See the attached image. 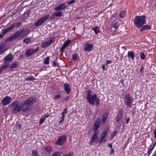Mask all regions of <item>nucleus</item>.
Segmentation results:
<instances>
[{
  "label": "nucleus",
  "instance_id": "bf43d9fd",
  "mask_svg": "<svg viewBox=\"0 0 156 156\" xmlns=\"http://www.w3.org/2000/svg\"><path fill=\"white\" fill-rule=\"evenodd\" d=\"M106 65H107L108 64L110 63H111L112 62L111 61H109L108 60H107L106 61Z\"/></svg>",
  "mask_w": 156,
  "mask_h": 156
},
{
  "label": "nucleus",
  "instance_id": "6e6d98bb",
  "mask_svg": "<svg viewBox=\"0 0 156 156\" xmlns=\"http://www.w3.org/2000/svg\"><path fill=\"white\" fill-rule=\"evenodd\" d=\"M21 25V23H19V22H17L16 23V26L17 27H19Z\"/></svg>",
  "mask_w": 156,
  "mask_h": 156
},
{
  "label": "nucleus",
  "instance_id": "e2e57ef3",
  "mask_svg": "<svg viewBox=\"0 0 156 156\" xmlns=\"http://www.w3.org/2000/svg\"><path fill=\"white\" fill-rule=\"evenodd\" d=\"M108 146L109 147L111 148V149L112 148V144H109L108 145Z\"/></svg>",
  "mask_w": 156,
  "mask_h": 156
},
{
  "label": "nucleus",
  "instance_id": "de8ad7c7",
  "mask_svg": "<svg viewBox=\"0 0 156 156\" xmlns=\"http://www.w3.org/2000/svg\"><path fill=\"white\" fill-rule=\"evenodd\" d=\"M60 97V95H55L54 96L53 98L55 100H56L59 98Z\"/></svg>",
  "mask_w": 156,
  "mask_h": 156
},
{
  "label": "nucleus",
  "instance_id": "a18cd8bd",
  "mask_svg": "<svg viewBox=\"0 0 156 156\" xmlns=\"http://www.w3.org/2000/svg\"><path fill=\"white\" fill-rule=\"evenodd\" d=\"M16 26V24H12L10 27H9L10 30H11L15 27Z\"/></svg>",
  "mask_w": 156,
  "mask_h": 156
},
{
  "label": "nucleus",
  "instance_id": "a878e982",
  "mask_svg": "<svg viewBox=\"0 0 156 156\" xmlns=\"http://www.w3.org/2000/svg\"><path fill=\"white\" fill-rule=\"evenodd\" d=\"M55 39L52 38L49 40L48 41L45 42L46 44H47L48 46L51 44L54 41Z\"/></svg>",
  "mask_w": 156,
  "mask_h": 156
},
{
  "label": "nucleus",
  "instance_id": "dca6fc26",
  "mask_svg": "<svg viewBox=\"0 0 156 156\" xmlns=\"http://www.w3.org/2000/svg\"><path fill=\"white\" fill-rule=\"evenodd\" d=\"M122 109L120 110L118 113L117 116L116 118V121L117 122H118L120 120V118L122 117Z\"/></svg>",
  "mask_w": 156,
  "mask_h": 156
},
{
  "label": "nucleus",
  "instance_id": "f3484780",
  "mask_svg": "<svg viewBox=\"0 0 156 156\" xmlns=\"http://www.w3.org/2000/svg\"><path fill=\"white\" fill-rule=\"evenodd\" d=\"M36 100L33 99V98H30L26 101V102L29 105H31L34 103L35 102Z\"/></svg>",
  "mask_w": 156,
  "mask_h": 156
},
{
  "label": "nucleus",
  "instance_id": "0eeeda50",
  "mask_svg": "<svg viewBox=\"0 0 156 156\" xmlns=\"http://www.w3.org/2000/svg\"><path fill=\"white\" fill-rule=\"evenodd\" d=\"M66 138L67 135L66 134L60 136L57 141L56 144L60 146L62 145L66 141Z\"/></svg>",
  "mask_w": 156,
  "mask_h": 156
},
{
  "label": "nucleus",
  "instance_id": "4468645a",
  "mask_svg": "<svg viewBox=\"0 0 156 156\" xmlns=\"http://www.w3.org/2000/svg\"><path fill=\"white\" fill-rule=\"evenodd\" d=\"M71 41L69 40H68L66 41L65 43L62 45V46L61 48L60 51L61 52H62L66 48L69 44Z\"/></svg>",
  "mask_w": 156,
  "mask_h": 156
},
{
  "label": "nucleus",
  "instance_id": "f704fd0d",
  "mask_svg": "<svg viewBox=\"0 0 156 156\" xmlns=\"http://www.w3.org/2000/svg\"><path fill=\"white\" fill-rule=\"evenodd\" d=\"M32 153L33 156H39L38 152L37 151L35 150L33 151Z\"/></svg>",
  "mask_w": 156,
  "mask_h": 156
},
{
  "label": "nucleus",
  "instance_id": "4c0bfd02",
  "mask_svg": "<svg viewBox=\"0 0 156 156\" xmlns=\"http://www.w3.org/2000/svg\"><path fill=\"white\" fill-rule=\"evenodd\" d=\"M61 153L59 152H55L54 153L52 156H59L61 155Z\"/></svg>",
  "mask_w": 156,
  "mask_h": 156
},
{
  "label": "nucleus",
  "instance_id": "aec40b11",
  "mask_svg": "<svg viewBox=\"0 0 156 156\" xmlns=\"http://www.w3.org/2000/svg\"><path fill=\"white\" fill-rule=\"evenodd\" d=\"M19 64L18 62H16L13 63L10 66V68L12 69L16 68Z\"/></svg>",
  "mask_w": 156,
  "mask_h": 156
},
{
  "label": "nucleus",
  "instance_id": "13d9d810",
  "mask_svg": "<svg viewBox=\"0 0 156 156\" xmlns=\"http://www.w3.org/2000/svg\"><path fill=\"white\" fill-rule=\"evenodd\" d=\"M111 149V151L110 154L111 155H112V154H113L114 152V150L112 148Z\"/></svg>",
  "mask_w": 156,
  "mask_h": 156
},
{
  "label": "nucleus",
  "instance_id": "338daca9",
  "mask_svg": "<svg viewBox=\"0 0 156 156\" xmlns=\"http://www.w3.org/2000/svg\"><path fill=\"white\" fill-rule=\"evenodd\" d=\"M152 151L150 150L148 152V156H149L150 154L151 153V152Z\"/></svg>",
  "mask_w": 156,
  "mask_h": 156
},
{
  "label": "nucleus",
  "instance_id": "72a5a7b5",
  "mask_svg": "<svg viewBox=\"0 0 156 156\" xmlns=\"http://www.w3.org/2000/svg\"><path fill=\"white\" fill-rule=\"evenodd\" d=\"M9 66V64L3 65L1 68L0 70H1V71H2V70H4L5 69H6Z\"/></svg>",
  "mask_w": 156,
  "mask_h": 156
},
{
  "label": "nucleus",
  "instance_id": "37998d69",
  "mask_svg": "<svg viewBox=\"0 0 156 156\" xmlns=\"http://www.w3.org/2000/svg\"><path fill=\"white\" fill-rule=\"evenodd\" d=\"M47 46H48L47 44H46V42L43 43L41 44V47L43 48H44Z\"/></svg>",
  "mask_w": 156,
  "mask_h": 156
},
{
  "label": "nucleus",
  "instance_id": "58836bf2",
  "mask_svg": "<svg viewBox=\"0 0 156 156\" xmlns=\"http://www.w3.org/2000/svg\"><path fill=\"white\" fill-rule=\"evenodd\" d=\"M143 27L144 30H149L151 28V27L148 25H145Z\"/></svg>",
  "mask_w": 156,
  "mask_h": 156
},
{
  "label": "nucleus",
  "instance_id": "7ed1b4c3",
  "mask_svg": "<svg viewBox=\"0 0 156 156\" xmlns=\"http://www.w3.org/2000/svg\"><path fill=\"white\" fill-rule=\"evenodd\" d=\"M22 103H19L17 101H15L12 103L10 106L12 108V112L14 114L18 113L22 110Z\"/></svg>",
  "mask_w": 156,
  "mask_h": 156
},
{
  "label": "nucleus",
  "instance_id": "49530a36",
  "mask_svg": "<svg viewBox=\"0 0 156 156\" xmlns=\"http://www.w3.org/2000/svg\"><path fill=\"white\" fill-rule=\"evenodd\" d=\"M141 58L142 59H144L145 56L144 54L143 53H142L140 55Z\"/></svg>",
  "mask_w": 156,
  "mask_h": 156
},
{
  "label": "nucleus",
  "instance_id": "0e129e2a",
  "mask_svg": "<svg viewBox=\"0 0 156 156\" xmlns=\"http://www.w3.org/2000/svg\"><path fill=\"white\" fill-rule=\"evenodd\" d=\"M129 120V118L126 119V123L127 124H128V123Z\"/></svg>",
  "mask_w": 156,
  "mask_h": 156
},
{
  "label": "nucleus",
  "instance_id": "7c9ffc66",
  "mask_svg": "<svg viewBox=\"0 0 156 156\" xmlns=\"http://www.w3.org/2000/svg\"><path fill=\"white\" fill-rule=\"evenodd\" d=\"M72 59L75 60H77L78 59V58L77 54L75 53V54L73 55Z\"/></svg>",
  "mask_w": 156,
  "mask_h": 156
},
{
  "label": "nucleus",
  "instance_id": "f03ea898",
  "mask_svg": "<svg viewBox=\"0 0 156 156\" xmlns=\"http://www.w3.org/2000/svg\"><path fill=\"white\" fill-rule=\"evenodd\" d=\"M146 16L144 15L142 16H136L134 20V22L138 28H140L146 22Z\"/></svg>",
  "mask_w": 156,
  "mask_h": 156
},
{
  "label": "nucleus",
  "instance_id": "393cba45",
  "mask_svg": "<svg viewBox=\"0 0 156 156\" xmlns=\"http://www.w3.org/2000/svg\"><path fill=\"white\" fill-rule=\"evenodd\" d=\"M4 44L3 43L0 44V54L5 51V50H3V48L4 47Z\"/></svg>",
  "mask_w": 156,
  "mask_h": 156
},
{
  "label": "nucleus",
  "instance_id": "5701e85b",
  "mask_svg": "<svg viewBox=\"0 0 156 156\" xmlns=\"http://www.w3.org/2000/svg\"><path fill=\"white\" fill-rule=\"evenodd\" d=\"M31 42V40L29 38H25L23 40V42L26 43V44H28Z\"/></svg>",
  "mask_w": 156,
  "mask_h": 156
},
{
  "label": "nucleus",
  "instance_id": "bb28decb",
  "mask_svg": "<svg viewBox=\"0 0 156 156\" xmlns=\"http://www.w3.org/2000/svg\"><path fill=\"white\" fill-rule=\"evenodd\" d=\"M92 29L94 31L95 34H98L99 32V27L97 26L93 28Z\"/></svg>",
  "mask_w": 156,
  "mask_h": 156
},
{
  "label": "nucleus",
  "instance_id": "052dcab7",
  "mask_svg": "<svg viewBox=\"0 0 156 156\" xmlns=\"http://www.w3.org/2000/svg\"><path fill=\"white\" fill-rule=\"evenodd\" d=\"M154 137H156V129H155L154 131Z\"/></svg>",
  "mask_w": 156,
  "mask_h": 156
},
{
  "label": "nucleus",
  "instance_id": "412c9836",
  "mask_svg": "<svg viewBox=\"0 0 156 156\" xmlns=\"http://www.w3.org/2000/svg\"><path fill=\"white\" fill-rule=\"evenodd\" d=\"M49 115H44V118H41L39 121V123L41 124L45 120V118L49 117Z\"/></svg>",
  "mask_w": 156,
  "mask_h": 156
},
{
  "label": "nucleus",
  "instance_id": "3c124183",
  "mask_svg": "<svg viewBox=\"0 0 156 156\" xmlns=\"http://www.w3.org/2000/svg\"><path fill=\"white\" fill-rule=\"evenodd\" d=\"M140 73L141 74H143L144 73V67H141L140 70Z\"/></svg>",
  "mask_w": 156,
  "mask_h": 156
},
{
  "label": "nucleus",
  "instance_id": "c03bdc74",
  "mask_svg": "<svg viewBox=\"0 0 156 156\" xmlns=\"http://www.w3.org/2000/svg\"><path fill=\"white\" fill-rule=\"evenodd\" d=\"M113 27L115 28H116V29L117 28L119 27V26L118 25V23L116 22V23H115L114 24H113Z\"/></svg>",
  "mask_w": 156,
  "mask_h": 156
},
{
  "label": "nucleus",
  "instance_id": "ddd939ff",
  "mask_svg": "<svg viewBox=\"0 0 156 156\" xmlns=\"http://www.w3.org/2000/svg\"><path fill=\"white\" fill-rule=\"evenodd\" d=\"M98 133H97V132L94 133L93 135L92 136L90 141V145H92L93 143L95 141V140L98 139Z\"/></svg>",
  "mask_w": 156,
  "mask_h": 156
},
{
  "label": "nucleus",
  "instance_id": "79ce46f5",
  "mask_svg": "<svg viewBox=\"0 0 156 156\" xmlns=\"http://www.w3.org/2000/svg\"><path fill=\"white\" fill-rule=\"evenodd\" d=\"M98 128L94 126L93 127V131L94 132V133L97 132V133H98Z\"/></svg>",
  "mask_w": 156,
  "mask_h": 156
},
{
  "label": "nucleus",
  "instance_id": "e433bc0d",
  "mask_svg": "<svg viewBox=\"0 0 156 156\" xmlns=\"http://www.w3.org/2000/svg\"><path fill=\"white\" fill-rule=\"evenodd\" d=\"M65 116L64 115H62V116L61 118V119L59 122V124L62 123L64 120Z\"/></svg>",
  "mask_w": 156,
  "mask_h": 156
},
{
  "label": "nucleus",
  "instance_id": "774afa93",
  "mask_svg": "<svg viewBox=\"0 0 156 156\" xmlns=\"http://www.w3.org/2000/svg\"><path fill=\"white\" fill-rule=\"evenodd\" d=\"M102 68L104 70H105V65H102Z\"/></svg>",
  "mask_w": 156,
  "mask_h": 156
},
{
  "label": "nucleus",
  "instance_id": "4be33fe9",
  "mask_svg": "<svg viewBox=\"0 0 156 156\" xmlns=\"http://www.w3.org/2000/svg\"><path fill=\"white\" fill-rule=\"evenodd\" d=\"M101 125L100 122L97 120L94 124V126L99 128Z\"/></svg>",
  "mask_w": 156,
  "mask_h": 156
},
{
  "label": "nucleus",
  "instance_id": "6ab92c4d",
  "mask_svg": "<svg viewBox=\"0 0 156 156\" xmlns=\"http://www.w3.org/2000/svg\"><path fill=\"white\" fill-rule=\"evenodd\" d=\"M135 55L132 51H129L128 53V56L129 58H130L133 60L134 59Z\"/></svg>",
  "mask_w": 156,
  "mask_h": 156
},
{
  "label": "nucleus",
  "instance_id": "9d476101",
  "mask_svg": "<svg viewBox=\"0 0 156 156\" xmlns=\"http://www.w3.org/2000/svg\"><path fill=\"white\" fill-rule=\"evenodd\" d=\"M67 6L66 4L61 3L58 6L55 8L54 9V10L57 12L65 9L67 7Z\"/></svg>",
  "mask_w": 156,
  "mask_h": 156
},
{
  "label": "nucleus",
  "instance_id": "09e8293b",
  "mask_svg": "<svg viewBox=\"0 0 156 156\" xmlns=\"http://www.w3.org/2000/svg\"><path fill=\"white\" fill-rule=\"evenodd\" d=\"M99 101L100 100L98 98H96L95 100V101H96V105H98L100 103Z\"/></svg>",
  "mask_w": 156,
  "mask_h": 156
},
{
  "label": "nucleus",
  "instance_id": "c85d7f7f",
  "mask_svg": "<svg viewBox=\"0 0 156 156\" xmlns=\"http://www.w3.org/2000/svg\"><path fill=\"white\" fill-rule=\"evenodd\" d=\"M108 131V130H104L101 134V137L105 138L106 136Z\"/></svg>",
  "mask_w": 156,
  "mask_h": 156
},
{
  "label": "nucleus",
  "instance_id": "39448f33",
  "mask_svg": "<svg viewBox=\"0 0 156 156\" xmlns=\"http://www.w3.org/2000/svg\"><path fill=\"white\" fill-rule=\"evenodd\" d=\"M49 17V15H46L41 18L35 23V26L38 27L44 23L48 19Z\"/></svg>",
  "mask_w": 156,
  "mask_h": 156
},
{
  "label": "nucleus",
  "instance_id": "20e7f679",
  "mask_svg": "<svg viewBox=\"0 0 156 156\" xmlns=\"http://www.w3.org/2000/svg\"><path fill=\"white\" fill-rule=\"evenodd\" d=\"M91 91L90 90H88L87 91L86 99L90 104L94 105V101L97 98V95L96 94H94L91 97Z\"/></svg>",
  "mask_w": 156,
  "mask_h": 156
},
{
  "label": "nucleus",
  "instance_id": "a211bd4d",
  "mask_svg": "<svg viewBox=\"0 0 156 156\" xmlns=\"http://www.w3.org/2000/svg\"><path fill=\"white\" fill-rule=\"evenodd\" d=\"M93 48V45L92 44H89L86 46L84 48V50L85 51H90Z\"/></svg>",
  "mask_w": 156,
  "mask_h": 156
},
{
  "label": "nucleus",
  "instance_id": "1a4fd4ad",
  "mask_svg": "<svg viewBox=\"0 0 156 156\" xmlns=\"http://www.w3.org/2000/svg\"><path fill=\"white\" fill-rule=\"evenodd\" d=\"M21 107L22 111L23 112H26L31 109V106L29 105L26 102H25L23 103H22Z\"/></svg>",
  "mask_w": 156,
  "mask_h": 156
},
{
  "label": "nucleus",
  "instance_id": "680f3d73",
  "mask_svg": "<svg viewBox=\"0 0 156 156\" xmlns=\"http://www.w3.org/2000/svg\"><path fill=\"white\" fill-rule=\"evenodd\" d=\"M69 97H64V98H63V99L65 101H67L69 99Z\"/></svg>",
  "mask_w": 156,
  "mask_h": 156
},
{
  "label": "nucleus",
  "instance_id": "f8f14e48",
  "mask_svg": "<svg viewBox=\"0 0 156 156\" xmlns=\"http://www.w3.org/2000/svg\"><path fill=\"white\" fill-rule=\"evenodd\" d=\"M13 59L12 56L11 55L9 54L7 55L4 58V63L6 64H9V62H11Z\"/></svg>",
  "mask_w": 156,
  "mask_h": 156
},
{
  "label": "nucleus",
  "instance_id": "a19ab883",
  "mask_svg": "<svg viewBox=\"0 0 156 156\" xmlns=\"http://www.w3.org/2000/svg\"><path fill=\"white\" fill-rule=\"evenodd\" d=\"M125 15V12L124 11H122L119 14V16L120 17H123Z\"/></svg>",
  "mask_w": 156,
  "mask_h": 156
},
{
  "label": "nucleus",
  "instance_id": "cd10ccee",
  "mask_svg": "<svg viewBox=\"0 0 156 156\" xmlns=\"http://www.w3.org/2000/svg\"><path fill=\"white\" fill-rule=\"evenodd\" d=\"M49 56L46 57L44 60V63L45 65H48L49 63Z\"/></svg>",
  "mask_w": 156,
  "mask_h": 156
},
{
  "label": "nucleus",
  "instance_id": "4d7b16f0",
  "mask_svg": "<svg viewBox=\"0 0 156 156\" xmlns=\"http://www.w3.org/2000/svg\"><path fill=\"white\" fill-rule=\"evenodd\" d=\"M63 156H73V154L71 153H69L68 154L65 155Z\"/></svg>",
  "mask_w": 156,
  "mask_h": 156
},
{
  "label": "nucleus",
  "instance_id": "69168bd1",
  "mask_svg": "<svg viewBox=\"0 0 156 156\" xmlns=\"http://www.w3.org/2000/svg\"><path fill=\"white\" fill-rule=\"evenodd\" d=\"M120 82L121 83H122L124 86V85L123 83V82H124V80L123 79H122L121 80H120Z\"/></svg>",
  "mask_w": 156,
  "mask_h": 156
},
{
  "label": "nucleus",
  "instance_id": "6e6552de",
  "mask_svg": "<svg viewBox=\"0 0 156 156\" xmlns=\"http://www.w3.org/2000/svg\"><path fill=\"white\" fill-rule=\"evenodd\" d=\"M125 98L126 99V103L127 107H130L133 101L132 98L130 96L129 94H127L125 96Z\"/></svg>",
  "mask_w": 156,
  "mask_h": 156
},
{
  "label": "nucleus",
  "instance_id": "2eb2a0df",
  "mask_svg": "<svg viewBox=\"0 0 156 156\" xmlns=\"http://www.w3.org/2000/svg\"><path fill=\"white\" fill-rule=\"evenodd\" d=\"M64 89L67 94L69 93L71 90L69 85L67 83H66L64 85Z\"/></svg>",
  "mask_w": 156,
  "mask_h": 156
},
{
  "label": "nucleus",
  "instance_id": "864d4df0",
  "mask_svg": "<svg viewBox=\"0 0 156 156\" xmlns=\"http://www.w3.org/2000/svg\"><path fill=\"white\" fill-rule=\"evenodd\" d=\"M104 140V138L101 137L100 141H99V145H100L101 143Z\"/></svg>",
  "mask_w": 156,
  "mask_h": 156
},
{
  "label": "nucleus",
  "instance_id": "5fc2aeb1",
  "mask_svg": "<svg viewBox=\"0 0 156 156\" xmlns=\"http://www.w3.org/2000/svg\"><path fill=\"white\" fill-rule=\"evenodd\" d=\"M53 65L54 66V67H56V66H57V62H56L55 60H54L53 61Z\"/></svg>",
  "mask_w": 156,
  "mask_h": 156
},
{
  "label": "nucleus",
  "instance_id": "c756f323",
  "mask_svg": "<svg viewBox=\"0 0 156 156\" xmlns=\"http://www.w3.org/2000/svg\"><path fill=\"white\" fill-rule=\"evenodd\" d=\"M55 15L58 17H60L62 15V13L61 11H59L55 13Z\"/></svg>",
  "mask_w": 156,
  "mask_h": 156
},
{
  "label": "nucleus",
  "instance_id": "8fccbe9b",
  "mask_svg": "<svg viewBox=\"0 0 156 156\" xmlns=\"http://www.w3.org/2000/svg\"><path fill=\"white\" fill-rule=\"evenodd\" d=\"M75 2V0H71L70 1H69V2L67 4L70 5V4H71L74 3Z\"/></svg>",
  "mask_w": 156,
  "mask_h": 156
},
{
  "label": "nucleus",
  "instance_id": "c9c22d12",
  "mask_svg": "<svg viewBox=\"0 0 156 156\" xmlns=\"http://www.w3.org/2000/svg\"><path fill=\"white\" fill-rule=\"evenodd\" d=\"M36 80V78H34L33 76H31L30 77H27L26 79V80L27 81H32Z\"/></svg>",
  "mask_w": 156,
  "mask_h": 156
},
{
  "label": "nucleus",
  "instance_id": "473e14b6",
  "mask_svg": "<svg viewBox=\"0 0 156 156\" xmlns=\"http://www.w3.org/2000/svg\"><path fill=\"white\" fill-rule=\"evenodd\" d=\"M45 149L47 151L49 152L52 151V148L49 146H46L45 147Z\"/></svg>",
  "mask_w": 156,
  "mask_h": 156
},
{
  "label": "nucleus",
  "instance_id": "f257e3e1",
  "mask_svg": "<svg viewBox=\"0 0 156 156\" xmlns=\"http://www.w3.org/2000/svg\"><path fill=\"white\" fill-rule=\"evenodd\" d=\"M30 32V30L29 29H20L12 35L10 36L6 39V41L10 42L13 40L16 41L21 40L27 35Z\"/></svg>",
  "mask_w": 156,
  "mask_h": 156
},
{
  "label": "nucleus",
  "instance_id": "423d86ee",
  "mask_svg": "<svg viewBox=\"0 0 156 156\" xmlns=\"http://www.w3.org/2000/svg\"><path fill=\"white\" fill-rule=\"evenodd\" d=\"M39 50V48L37 47L35 49L29 48L28 49L26 52V55L27 57H29L32 55L37 53Z\"/></svg>",
  "mask_w": 156,
  "mask_h": 156
},
{
  "label": "nucleus",
  "instance_id": "b1692460",
  "mask_svg": "<svg viewBox=\"0 0 156 156\" xmlns=\"http://www.w3.org/2000/svg\"><path fill=\"white\" fill-rule=\"evenodd\" d=\"M108 114L105 113L103 115L102 120V121H104V122H105L106 120H107L108 117Z\"/></svg>",
  "mask_w": 156,
  "mask_h": 156
},
{
  "label": "nucleus",
  "instance_id": "ea45409f",
  "mask_svg": "<svg viewBox=\"0 0 156 156\" xmlns=\"http://www.w3.org/2000/svg\"><path fill=\"white\" fill-rule=\"evenodd\" d=\"M67 113V108H65L63 111L62 112V115H65V114Z\"/></svg>",
  "mask_w": 156,
  "mask_h": 156
},
{
  "label": "nucleus",
  "instance_id": "9b49d317",
  "mask_svg": "<svg viewBox=\"0 0 156 156\" xmlns=\"http://www.w3.org/2000/svg\"><path fill=\"white\" fill-rule=\"evenodd\" d=\"M11 101V98L9 97H5L2 101L3 105H6L10 103Z\"/></svg>",
  "mask_w": 156,
  "mask_h": 156
},
{
  "label": "nucleus",
  "instance_id": "2f4dec72",
  "mask_svg": "<svg viewBox=\"0 0 156 156\" xmlns=\"http://www.w3.org/2000/svg\"><path fill=\"white\" fill-rule=\"evenodd\" d=\"M10 29L9 28V27H8L6 29H5L3 31L2 33V34L4 35H5L6 33H7L10 30Z\"/></svg>",
  "mask_w": 156,
  "mask_h": 156
},
{
  "label": "nucleus",
  "instance_id": "603ef678",
  "mask_svg": "<svg viewBox=\"0 0 156 156\" xmlns=\"http://www.w3.org/2000/svg\"><path fill=\"white\" fill-rule=\"evenodd\" d=\"M116 133H117V131H115L112 134L111 136V138H113L114 136H115V134Z\"/></svg>",
  "mask_w": 156,
  "mask_h": 156
}]
</instances>
